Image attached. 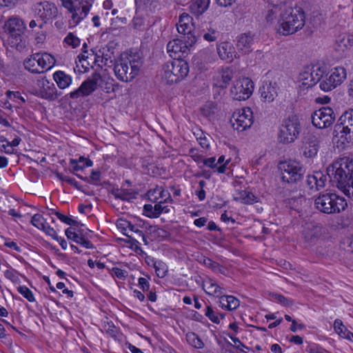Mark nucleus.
Returning <instances> with one entry per match:
<instances>
[{"instance_id":"nucleus-1","label":"nucleus","mask_w":353,"mask_h":353,"mask_svg":"<svg viewBox=\"0 0 353 353\" xmlns=\"http://www.w3.org/2000/svg\"><path fill=\"white\" fill-rule=\"evenodd\" d=\"M326 175L332 185L343 192L353 181V159L344 157L334 161L327 168Z\"/></svg>"},{"instance_id":"nucleus-2","label":"nucleus","mask_w":353,"mask_h":353,"mask_svg":"<svg viewBox=\"0 0 353 353\" xmlns=\"http://www.w3.org/2000/svg\"><path fill=\"white\" fill-rule=\"evenodd\" d=\"M333 136L338 148L345 149L353 145V108L345 110L338 119Z\"/></svg>"},{"instance_id":"nucleus-3","label":"nucleus","mask_w":353,"mask_h":353,"mask_svg":"<svg viewBox=\"0 0 353 353\" xmlns=\"http://www.w3.org/2000/svg\"><path fill=\"white\" fill-rule=\"evenodd\" d=\"M305 13L301 8H288L280 13L277 32L288 36L301 30L305 24Z\"/></svg>"},{"instance_id":"nucleus-4","label":"nucleus","mask_w":353,"mask_h":353,"mask_svg":"<svg viewBox=\"0 0 353 353\" xmlns=\"http://www.w3.org/2000/svg\"><path fill=\"white\" fill-rule=\"evenodd\" d=\"M314 207L323 214H339L347 208V202L336 193L323 192L314 199Z\"/></svg>"},{"instance_id":"nucleus-5","label":"nucleus","mask_w":353,"mask_h":353,"mask_svg":"<svg viewBox=\"0 0 353 353\" xmlns=\"http://www.w3.org/2000/svg\"><path fill=\"white\" fill-rule=\"evenodd\" d=\"M141 64L142 61L133 56L121 57L114 65L115 76L121 81H131L138 75Z\"/></svg>"},{"instance_id":"nucleus-6","label":"nucleus","mask_w":353,"mask_h":353,"mask_svg":"<svg viewBox=\"0 0 353 353\" xmlns=\"http://www.w3.org/2000/svg\"><path fill=\"white\" fill-rule=\"evenodd\" d=\"M179 57L168 61L163 65L162 79L168 84L176 83L184 79L189 73L188 62Z\"/></svg>"},{"instance_id":"nucleus-7","label":"nucleus","mask_w":353,"mask_h":353,"mask_svg":"<svg viewBox=\"0 0 353 353\" xmlns=\"http://www.w3.org/2000/svg\"><path fill=\"white\" fill-rule=\"evenodd\" d=\"M281 179L288 184H294L300 181L305 174L302 164L295 160H288L281 162L279 165Z\"/></svg>"},{"instance_id":"nucleus-8","label":"nucleus","mask_w":353,"mask_h":353,"mask_svg":"<svg viewBox=\"0 0 353 353\" xmlns=\"http://www.w3.org/2000/svg\"><path fill=\"white\" fill-rule=\"evenodd\" d=\"M301 130V123L296 116L289 117L283 121L280 126L279 139L283 143L294 142Z\"/></svg>"},{"instance_id":"nucleus-9","label":"nucleus","mask_w":353,"mask_h":353,"mask_svg":"<svg viewBox=\"0 0 353 353\" xmlns=\"http://www.w3.org/2000/svg\"><path fill=\"white\" fill-rule=\"evenodd\" d=\"M62 6L72 14V20L77 25L88 15L91 4L84 0H61Z\"/></svg>"},{"instance_id":"nucleus-10","label":"nucleus","mask_w":353,"mask_h":353,"mask_svg":"<svg viewBox=\"0 0 353 353\" xmlns=\"http://www.w3.org/2000/svg\"><path fill=\"white\" fill-rule=\"evenodd\" d=\"M312 125L319 129H325L331 127L336 116L332 108L326 106L315 110L311 116Z\"/></svg>"},{"instance_id":"nucleus-11","label":"nucleus","mask_w":353,"mask_h":353,"mask_svg":"<svg viewBox=\"0 0 353 353\" xmlns=\"http://www.w3.org/2000/svg\"><path fill=\"white\" fill-rule=\"evenodd\" d=\"M325 229L323 225L316 221L306 222L302 230V237L310 245L316 244L323 236Z\"/></svg>"},{"instance_id":"nucleus-12","label":"nucleus","mask_w":353,"mask_h":353,"mask_svg":"<svg viewBox=\"0 0 353 353\" xmlns=\"http://www.w3.org/2000/svg\"><path fill=\"white\" fill-rule=\"evenodd\" d=\"M230 123L234 129L239 132L250 128L253 123L252 111L250 108H246L234 112L231 117Z\"/></svg>"},{"instance_id":"nucleus-13","label":"nucleus","mask_w":353,"mask_h":353,"mask_svg":"<svg viewBox=\"0 0 353 353\" xmlns=\"http://www.w3.org/2000/svg\"><path fill=\"white\" fill-rule=\"evenodd\" d=\"M101 80V75L98 72H94L91 78L83 81L80 87L70 93L72 99H78L81 97H87L95 91Z\"/></svg>"},{"instance_id":"nucleus-14","label":"nucleus","mask_w":353,"mask_h":353,"mask_svg":"<svg viewBox=\"0 0 353 353\" xmlns=\"http://www.w3.org/2000/svg\"><path fill=\"white\" fill-rule=\"evenodd\" d=\"M254 90V83L249 78H243L236 80L231 93L235 100H245L252 94Z\"/></svg>"},{"instance_id":"nucleus-15","label":"nucleus","mask_w":353,"mask_h":353,"mask_svg":"<svg viewBox=\"0 0 353 353\" xmlns=\"http://www.w3.org/2000/svg\"><path fill=\"white\" fill-rule=\"evenodd\" d=\"M177 31L179 34H183L184 37L189 38V45H194L196 41V37L193 33L194 25L192 18L187 13L180 15L179 22L176 23Z\"/></svg>"},{"instance_id":"nucleus-16","label":"nucleus","mask_w":353,"mask_h":353,"mask_svg":"<svg viewBox=\"0 0 353 353\" xmlns=\"http://www.w3.org/2000/svg\"><path fill=\"white\" fill-rule=\"evenodd\" d=\"M39 90L37 91V95L41 98L48 101H54L58 99L61 93L58 92L53 83L50 82L46 77L42 78L37 81Z\"/></svg>"},{"instance_id":"nucleus-17","label":"nucleus","mask_w":353,"mask_h":353,"mask_svg":"<svg viewBox=\"0 0 353 353\" xmlns=\"http://www.w3.org/2000/svg\"><path fill=\"white\" fill-rule=\"evenodd\" d=\"M35 12L42 21H48L57 17V8L48 1L39 2L35 5Z\"/></svg>"},{"instance_id":"nucleus-18","label":"nucleus","mask_w":353,"mask_h":353,"mask_svg":"<svg viewBox=\"0 0 353 353\" xmlns=\"http://www.w3.org/2000/svg\"><path fill=\"white\" fill-rule=\"evenodd\" d=\"M3 29L5 32L9 35L8 37L20 36L24 34L26 25L21 19L10 17L5 23Z\"/></svg>"},{"instance_id":"nucleus-19","label":"nucleus","mask_w":353,"mask_h":353,"mask_svg":"<svg viewBox=\"0 0 353 353\" xmlns=\"http://www.w3.org/2000/svg\"><path fill=\"white\" fill-rule=\"evenodd\" d=\"M320 141L317 136L308 134L303 139V155L307 158L314 157L319 150Z\"/></svg>"},{"instance_id":"nucleus-20","label":"nucleus","mask_w":353,"mask_h":353,"mask_svg":"<svg viewBox=\"0 0 353 353\" xmlns=\"http://www.w3.org/2000/svg\"><path fill=\"white\" fill-rule=\"evenodd\" d=\"M254 34L251 32H246L240 34L237 37L236 47L242 54H248L253 50Z\"/></svg>"},{"instance_id":"nucleus-21","label":"nucleus","mask_w":353,"mask_h":353,"mask_svg":"<svg viewBox=\"0 0 353 353\" xmlns=\"http://www.w3.org/2000/svg\"><path fill=\"white\" fill-rule=\"evenodd\" d=\"M217 52L222 60L231 62L237 57V53L232 43L222 42L217 46Z\"/></svg>"},{"instance_id":"nucleus-22","label":"nucleus","mask_w":353,"mask_h":353,"mask_svg":"<svg viewBox=\"0 0 353 353\" xmlns=\"http://www.w3.org/2000/svg\"><path fill=\"white\" fill-rule=\"evenodd\" d=\"M327 180L326 174L321 172H315L312 175H308L306 183L310 189L319 190L325 186Z\"/></svg>"},{"instance_id":"nucleus-23","label":"nucleus","mask_w":353,"mask_h":353,"mask_svg":"<svg viewBox=\"0 0 353 353\" xmlns=\"http://www.w3.org/2000/svg\"><path fill=\"white\" fill-rule=\"evenodd\" d=\"M234 72L230 68H223L214 79V85L224 89L232 79Z\"/></svg>"},{"instance_id":"nucleus-24","label":"nucleus","mask_w":353,"mask_h":353,"mask_svg":"<svg viewBox=\"0 0 353 353\" xmlns=\"http://www.w3.org/2000/svg\"><path fill=\"white\" fill-rule=\"evenodd\" d=\"M157 203L154 206H152L150 204H145L143 206L144 214L149 218H158L163 213H168L170 211V209L166 205H163V204L165 202H163L160 201L159 202H156Z\"/></svg>"},{"instance_id":"nucleus-25","label":"nucleus","mask_w":353,"mask_h":353,"mask_svg":"<svg viewBox=\"0 0 353 353\" xmlns=\"http://www.w3.org/2000/svg\"><path fill=\"white\" fill-rule=\"evenodd\" d=\"M261 96L264 101L270 103L278 95V87L276 83H265L260 88Z\"/></svg>"},{"instance_id":"nucleus-26","label":"nucleus","mask_w":353,"mask_h":353,"mask_svg":"<svg viewBox=\"0 0 353 353\" xmlns=\"http://www.w3.org/2000/svg\"><path fill=\"white\" fill-rule=\"evenodd\" d=\"M35 56H38L37 65L39 67V70L44 72L52 68L56 63V59L54 57L47 52L44 53H35Z\"/></svg>"},{"instance_id":"nucleus-27","label":"nucleus","mask_w":353,"mask_h":353,"mask_svg":"<svg viewBox=\"0 0 353 353\" xmlns=\"http://www.w3.org/2000/svg\"><path fill=\"white\" fill-rule=\"evenodd\" d=\"M65 233L68 239L81 245L84 248L88 249H92L94 248L93 244L90 241L85 239L81 233L79 234L72 231V228L66 229Z\"/></svg>"},{"instance_id":"nucleus-28","label":"nucleus","mask_w":353,"mask_h":353,"mask_svg":"<svg viewBox=\"0 0 353 353\" xmlns=\"http://www.w3.org/2000/svg\"><path fill=\"white\" fill-rule=\"evenodd\" d=\"M111 194L117 199H121L122 201H130L132 199L136 198L137 192L132 190L124 189V188H113L111 190Z\"/></svg>"},{"instance_id":"nucleus-29","label":"nucleus","mask_w":353,"mask_h":353,"mask_svg":"<svg viewBox=\"0 0 353 353\" xmlns=\"http://www.w3.org/2000/svg\"><path fill=\"white\" fill-rule=\"evenodd\" d=\"M8 41L11 48H15L19 52L24 51L28 45L27 38L23 34L8 37Z\"/></svg>"},{"instance_id":"nucleus-30","label":"nucleus","mask_w":353,"mask_h":353,"mask_svg":"<svg viewBox=\"0 0 353 353\" xmlns=\"http://www.w3.org/2000/svg\"><path fill=\"white\" fill-rule=\"evenodd\" d=\"M53 79L60 89H65L72 83V77L61 70L53 74Z\"/></svg>"},{"instance_id":"nucleus-31","label":"nucleus","mask_w":353,"mask_h":353,"mask_svg":"<svg viewBox=\"0 0 353 353\" xmlns=\"http://www.w3.org/2000/svg\"><path fill=\"white\" fill-rule=\"evenodd\" d=\"M220 305L224 309H237L240 305V301L231 295H222L219 298Z\"/></svg>"},{"instance_id":"nucleus-32","label":"nucleus","mask_w":353,"mask_h":353,"mask_svg":"<svg viewBox=\"0 0 353 353\" xmlns=\"http://www.w3.org/2000/svg\"><path fill=\"white\" fill-rule=\"evenodd\" d=\"M210 2V0H194L190 6V12L199 16L208 10Z\"/></svg>"},{"instance_id":"nucleus-33","label":"nucleus","mask_w":353,"mask_h":353,"mask_svg":"<svg viewBox=\"0 0 353 353\" xmlns=\"http://www.w3.org/2000/svg\"><path fill=\"white\" fill-rule=\"evenodd\" d=\"M203 288L205 292L210 294L216 297H221L223 295V292L219 285L212 279H208L204 281L203 284Z\"/></svg>"},{"instance_id":"nucleus-34","label":"nucleus","mask_w":353,"mask_h":353,"mask_svg":"<svg viewBox=\"0 0 353 353\" xmlns=\"http://www.w3.org/2000/svg\"><path fill=\"white\" fill-rule=\"evenodd\" d=\"M347 72L343 67H336L332 70L330 77L336 86L341 85L346 79Z\"/></svg>"},{"instance_id":"nucleus-35","label":"nucleus","mask_w":353,"mask_h":353,"mask_svg":"<svg viewBox=\"0 0 353 353\" xmlns=\"http://www.w3.org/2000/svg\"><path fill=\"white\" fill-rule=\"evenodd\" d=\"M38 56H35V54L30 55V57L25 59L23 65L26 70L30 71L33 74H39L42 71L39 70V67L37 65V58Z\"/></svg>"},{"instance_id":"nucleus-36","label":"nucleus","mask_w":353,"mask_h":353,"mask_svg":"<svg viewBox=\"0 0 353 353\" xmlns=\"http://www.w3.org/2000/svg\"><path fill=\"white\" fill-rule=\"evenodd\" d=\"M99 52L101 53V56L102 64L107 65L108 64L109 61L110 63L112 62L111 59L113 56L114 52L113 48L112 46L108 45L105 48H103L101 50H100Z\"/></svg>"},{"instance_id":"nucleus-37","label":"nucleus","mask_w":353,"mask_h":353,"mask_svg":"<svg viewBox=\"0 0 353 353\" xmlns=\"http://www.w3.org/2000/svg\"><path fill=\"white\" fill-rule=\"evenodd\" d=\"M239 196L236 198L244 204H253L257 202V197L255 196L252 192L248 191H242L239 193Z\"/></svg>"},{"instance_id":"nucleus-38","label":"nucleus","mask_w":353,"mask_h":353,"mask_svg":"<svg viewBox=\"0 0 353 353\" xmlns=\"http://www.w3.org/2000/svg\"><path fill=\"white\" fill-rule=\"evenodd\" d=\"M319 87L321 90L324 92H329L337 86L335 83L332 82V79L330 77V74L327 73L324 78L320 81Z\"/></svg>"},{"instance_id":"nucleus-39","label":"nucleus","mask_w":353,"mask_h":353,"mask_svg":"<svg viewBox=\"0 0 353 353\" xmlns=\"http://www.w3.org/2000/svg\"><path fill=\"white\" fill-rule=\"evenodd\" d=\"M181 44V39H176L168 42L167 45V51L170 57H176L178 53H180L179 46Z\"/></svg>"},{"instance_id":"nucleus-40","label":"nucleus","mask_w":353,"mask_h":353,"mask_svg":"<svg viewBox=\"0 0 353 353\" xmlns=\"http://www.w3.org/2000/svg\"><path fill=\"white\" fill-rule=\"evenodd\" d=\"M186 340L192 346L197 349L203 347L204 344L201 339L194 332H189L186 334Z\"/></svg>"},{"instance_id":"nucleus-41","label":"nucleus","mask_w":353,"mask_h":353,"mask_svg":"<svg viewBox=\"0 0 353 353\" xmlns=\"http://www.w3.org/2000/svg\"><path fill=\"white\" fill-rule=\"evenodd\" d=\"M299 81L301 82V86L309 88H312L314 85H310L312 83V77L310 74V72L306 68L304 71L300 73L299 74Z\"/></svg>"},{"instance_id":"nucleus-42","label":"nucleus","mask_w":353,"mask_h":353,"mask_svg":"<svg viewBox=\"0 0 353 353\" xmlns=\"http://www.w3.org/2000/svg\"><path fill=\"white\" fill-rule=\"evenodd\" d=\"M80 179L89 183L97 185V182L101 180V172L99 170H92L90 177H84L79 174H75Z\"/></svg>"},{"instance_id":"nucleus-43","label":"nucleus","mask_w":353,"mask_h":353,"mask_svg":"<svg viewBox=\"0 0 353 353\" xmlns=\"http://www.w3.org/2000/svg\"><path fill=\"white\" fill-rule=\"evenodd\" d=\"M153 266L155 269V272L158 277L163 278L166 276L168 272V268L164 262L161 261H154Z\"/></svg>"},{"instance_id":"nucleus-44","label":"nucleus","mask_w":353,"mask_h":353,"mask_svg":"<svg viewBox=\"0 0 353 353\" xmlns=\"http://www.w3.org/2000/svg\"><path fill=\"white\" fill-rule=\"evenodd\" d=\"M339 47L341 48L342 51L351 48L353 46V36L346 35L337 41Z\"/></svg>"},{"instance_id":"nucleus-45","label":"nucleus","mask_w":353,"mask_h":353,"mask_svg":"<svg viewBox=\"0 0 353 353\" xmlns=\"http://www.w3.org/2000/svg\"><path fill=\"white\" fill-rule=\"evenodd\" d=\"M334 331L343 338H345L346 333L350 331L343 325V322L340 319H336L334 323Z\"/></svg>"},{"instance_id":"nucleus-46","label":"nucleus","mask_w":353,"mask_h":353,"mask_svg":"<svg viewBox=\"0 0 353 353\" xmlns=\"http://www.w3.org/2000/svg\"><path fill=\"white\" fill-rule=\"evenodd\" d=\"M46 222L44 217L40 214H35L31 219V223L41 230L46 225Z\"/></svg>"},{"instance_id":"nucleus-47","label":"nucleus","mask_w":353,"mask_h":353,"mask_svg":"<svg viewBox=\"0 0 353 353\" xmlns=\"http://www.w3.org/2000/svg\"><path fill=\"white\" fill-rule=\"evenodd\" d=\"M102 327L103 330L107 334H108L111 337H117V330L116 327L112 322L104 321Z\"/></svg>"},{"instance_id":"nucleus-48","label":"nucleus","mask_w":353,"mask_h":353,"mask_svg":"<svg viewBox=\"0 0 353 353\" xmlns=\"http://www.w3.org/2000/svg\"><path fill=\"white\" fill-rule=\"evenodd\" d=\"M17 291L24 298H26L28 301H30V302L34 301V295H33L32 291L26 286H19L17 288Z\"/></svg>"},{"instance_id":"nucleus-49","label":"nucleus","mask_w":353,"mask_h":353,"mask_svg":"<svg viewBox=\"0 0 353 353\" xmlns=\"http://www.w3.org/2000/svg\"><path fill=\"white\" fill-rule=\"evenodd\" d=\"M312 69L314 71V73L319 77V81H321L325 74L327 73V68L323 64H316L312 66Z\"/></svg>"},{"instance_id":"nucleus-50","label":"nucleus","mask_w":353,"mask_h":353,"mask_svg":"<svg viewBox=\"0 0 353 353\" xmlns=\"http://www.w3.org/2000/svg\"><path fill=\"white\" fill-rule=\"evenodd\" d=\"M205 316L214 323H219L220 319L225 317L224 314L216 313L215 310H205Z\"/></svg>"},{"instance_id":"nucleus-51","label":"nucleus","mask_w":353,"mask_h":353,"mask_svg":"<svg viewBox=\"0 0 353 353\" xmlns=\"http://www.w3.org/2000/svg\"><path fill=\"white\" fill-rule=\"evenodd\" d=\"M54 214L60 221L69 225L78 226L79 225V223L77 221L74 220L59 212H54Z\"/></svg>"},{"instance_id":"nucleus-52","label":"nucleus","mask_w":353,"mask_h":353,"mask_svg":"<svg viewBox=\"0 0 353 353\" xmlns=\"http://www.w3.org/2000/svg\"><path fill=\"white\" fill-rule=\"evenodd\" d=\"M274 301H278L283 307H290L293 306V301L285 298L281 294H274Z\"/></svg>"},{"instance_id":"nucleus-53","label":"nucleus","mask_w":353,"mask_h":353,"mask_svg":"<svg viewBox=\"0 0 353 353\" xmlns=\"http://www.w3.org/2000/svg\"><path fill=\"white\" fill-rule=\"evenodd\" d=\"M279 12L280 10L277 7L269 10L265 15L266 21L269 23H272Z\"/></svg>"},{"instance_id":"nucleus-54","label":"nucleus","mask_w":353,"mask_h":353,"mask_svg":"<svg viewBox=\"0 0 353 353\" xmlns=\"http://www.w3.org/2000/svg\"><path fill=\"white\" fill-rule=\"evenodd\" d=\"M64 41L72 46L73 48L77 47L80 44V39L75 37L72 32H70L64 39Z\"/></svg>"},{"instance_id":"nucleus-55","label":"nucleus","mask_w":353,"mask_h":353,"mask_svg":"<svg viewBox=\"0 0 353 353\" xmlns=\"http://www.w3.org/2000/svg\"><path fill=\"white\" fill-rule=\"evenodd\" d=\"M123 225L124 230L128 229L130 231L135 232L136 234H139V236H141L143 241H145V237L143 232L141 230L137 228L131 223L125 221Z\"/></svg>"},{"instance_id":"nucleus-56","label":"nucleus","mask_w":353,"mask_h":353,"mask_svg":"<svg viewBox=\"0 0 353 353\" xmlns=\"http://www.w3.org/2000/svg\"><path fill=\"white\" fill-rule=\"evenodd\" d=\"M230 339L234 343L235 347L243 352H247L249 348L245 346L238 338L229 335Z\"/></svg>"},{"instance_id":"nucleus-57","label":"nucleus","mask_w":353,"mask_h":353,"mask_svg":"<svg viewBox=\"0 0 353 353\" xmlns=\"http://www.w3.org/2000/svg\"><path fill=\"white\" fill-rule=\"evenodd\" d=\"M42 230L48 236H50L53 239L57 241H59V237L58 236L57 232L50 225H45Z\"/></svg>"},{"instance_id":"nucleus-58","label":"nucleus","mask_w":353,"mask_h":353,"mask_svg":"<svg viewBox=\"0 0 353 353\" xmlns=\"http://www.w3.org/2000/svg\"><path fill=\"white\" fill-rule=\"evenodd\" d=\"M189 40H190L189 38L184 37H183V39H181L182 45L179 46V48H180V52L182 53V54L187 53L188 51L189 50V48L192 47L193 46V45L188 44V41Z\"/></svg>"},{"instance_id":"nucleus-59","label":"nucleus","mask_w":353,"mask_h":353,"mask_svg":"<svg viewBox=\"0 0 353 353\" xmlns=\"http://www.w3.org/2000/svg\"><path fill=\"white\" fill-rule=\"evenodd\" d=\"M203 263L206 267L211 268L213 271H216L217 268H219V263L209 258L204 259Z\"/></svg>"},{"instance_id":"nucleus-60","label":"nucleus","mask_w":353,"mask_h":353,"mask_svg":"<svg viewBox=\"0 0 353 353\" xmlns=\"http://www.w3.org/2000/svg\"><path fill=\"white\" fill-rule=\"evenodd\" d=\"M70 164L72 166V173L75 174V172H78L79 170H83L84 168L83 165H81L79 163L77 159H70Z\"/></svg>"},{"instance_id":"nucleus-61","label":"nucleus","mask_w":353,"mask_h":353,"mask_svg":"<svg viewBox=\"0 0 353 353\" xmlns=\"http://www.w3.org/2000/svg\"><path fill=\"white\" fill-rule=\"evenodd\" d=\"M159 194V198L163 199V201H162L163 202L167 203L168 201H172V199L170 196V194L168 190H165L163 188H161V190Z\"/></svg>"},{"instance_id":"nucleus-62","label":"nucleus","mask_w":353,"mask_h":353,"mask_svg":"<svg viewBox=\"0 0 353 353\" xmlns=\"http://www.w3.org/2000/svg\"><path fill=\"white\" fill-rule=\"evenodd\" d=\"M139 285L143 291H148L150 288V283L148 279L143 277L139 278Z\"/></svg>"},{"instance_id":"nucleus-63","label":"nucleus","mask_w":353,"mask_h":353,"mask_svg":"<svg viewBox=\"0 0 353 353\" xmlns=\"http://www.w3.org/2000/svg\"><path fill=\"white\" fill-rule=\"evenodd\" d=\"M112 272L119 279L125 278L126 276V274H127L126 271L121 270L119 268H113Z\"/></svg>"},{"instance_id":"nucleus-64","label":"nucleus","mask_w":353,"mask_h":353,"mask_svg":"<svg viewBox=\"0 0 353 353\" xmlns=\"http://www.w3.org/2000/svg\"><path fill=\"white\" fill-rule=\"evenodd\" d=\"M216 159L215 157H210L205 159L203 161V163L205 165L211 168H216L217 163H215Z\"/></svg>"}]
</instances>
